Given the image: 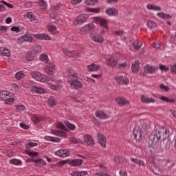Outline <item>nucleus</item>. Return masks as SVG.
Returning a JSON list of instances; mask_svg holds the SVG:
<instances>
[{
  "label": "nucleus",
  "instance_id": "f257e3e1",
  "mask_svg": "<svg viewBox=\"0 0 176 176\" xmlns=\"http://www.w3.org/2000/svg\"><path fill=\"white\" fill-rule=\"evenodd\" d=\"M170 137V131L166 129L165 131L154 130L149 135V146L153 148L155 151H157L160 148V140H166Z\"/></svg>",
  "mask_w": 176,
  "mask_h": 176
},
{
  "label": "nucleus",
  "instance_id": "f03ea898",
  "mask_svg": "<svg viewBox=\"0 0 176 176\" xmlns=\"http://www.w3.org/2000/svg\"><path fill=\"white\" fill-rule=\"evenodd\" d=\"M12 96H13V94L3 90L0 91V98L3 101H5V104H7L8 105H10L11 104H13L14 102V98H11Z\"/></svg>",
  "mask_w": 176,
  "mask_h": 176
},
{
  "label": "nucleus",
  "instance_id": "7ed1b4c3",
  "mask_svg": "<svg viewBox=\"0 0 176 176\" xmlns=\"http://www.w3.org/2000/svg\"><path fill=\"white\" fill-rule=\"evenodd\" d=\"M88 19H89V14H80L73 21V24L74 25H79L80 24H83V23H86V21H87Z\"/></svg>",
  "mask_w": 176,
  "mask_h": 176
},
{
  "label": "nucleus",
  "instance_id": "20e7f679",
  "mask_svg": "<svg viewBox=\"0 0 176 176\" xmlns=\"http://www.w3.org/2000/svg\"><path fill=\"white\" fill-rule=\"evenodd\" d=\"M31 76L38 82H46V76L39 72H31Z\"/></svg>",
  "mask_w": 176,
  "mask_h": 176
},
{
  "label": "nucleus",
  "instance_id": "39448f33",
  "mask_svg": "<svg viewBox=\"0 0 176 176\" xmlns=\"http://www.w3.org/2000/svg\"><path fill=\"white\" fill-rule=\"evenodd\" d=\"M93 30H94V24L89 23L80 29V34L82 35H84V34H89V32L93 31Z\"/></svg>",
  "mask_w": 176,
  "mask_h": 176
},
{
  "label": "nucleus",
  "instance_id": "423d86ee",
  "mask_svg": "<svg viewBox=\"0 0 176 176\" xmlns=\"http://www.w3.org/2000/svg\"><path fill=\"white\" fill-rule=\"evenodd\" d=\"M142 133L143 132L140 126L135 127L133 129V135L137 141H141V140H142Z\"/></svg>",
  "mask_w": 176,
  "mask_h": 176
},
{
  "label": "nucleus",
  "instance_id": "0eeeda50",
  "mask_svg": "<svg viewBox=\"0 0 176 176\" xmlns=\"http://www.w3.org/2000/svg\"><path fill=\"white\" fill-rule=\"evenodd\" d=\"M97 137L100 145L103 146V148H107V138H105V135L102 133H99Z\"/></svg>",
  "mask_w": 176,
  "mask_h": 176
},
{
  "label": "nucleus",
  "instance_id": "6e6552de",
  "mask_svg": "<svg viewBox=\"0 0 176 176\" xmlns=\"http://www.w3.org/2000/svg\"><path fill=\"white\" fill-rule=\"evenodd\" d=\"M114 79L116 80L118 85H125V86L129 85V79L123 76L114 77Z\"/></svg>",
  "mask_w": 176,
  "mask_h": 176
},
{
  "label": "nucleus",
  "instance_id": "1a4fd4ad",
  "mask_svg": "<svg viewBox=\"0 0 176 176\" xmlns=\"http://www.w3.org/2000/svg\"><path fill=\"white\" fill-rule=\"evenodd\" d=\"M45 69L48 75H53L56 72V66L53 63H47Z\"/></svg>",
  "mask_w": 176,
  "mask_h": 176
},
{
  "label": "nucleus",
  "instance_id": "9d476101",
  "mask_svg": "<svg viewBox=\"0 0 176 176\" xmlns=\"http://www.w3.org/2000/svg\"><path fill=\"white\" fill-rule=\"evenodd\" d=\"M68 83H70V87H72V89H78L83 86V84H82L80 81L76 79L68 81Z\"/></svg>",
  "mask_w": 176,
  "mask_h": 176
},
{
  "label": "nucleus",
  "instance_id": "9b49d317",
  "mask_svg": "<svg viewBox=\"0 0 176 176\" xmlns=\"http://www.w3.org/2000/svg\"><path fill=\"white\" fill-rule=\"evenodd\" d=\"M55 155L59 157H68L69 155V151L68 149H60L55 151Z\"/></svg>",
  "mask_w": 176,
  "mask_h": 176
},
{
  "label": "nucleus",
  "instance_id": "f8f14e48",
  "mask_svg": "<svg viewBox=\"0 0 176 176\" xmlns=\"http://www.w3.org/2000/svg\"><path fill=\"white\" fill-rule=\"evenodd\" d=\"M106 14H107V16H118L119 11L113 7L109 8L106 10Z\"/></svg>",
  "mask_w": 176,
  "mask_h": 176
},
{
  "label": "nucleus",
  "instance_id": "ddd939ff",
  "mask_svg": "<svg viewBox=\"0 0 176 176\" xmlns=\"http://www.w3.org/2000/svg\"><path fill=\"white\" fill-rule=\"evenodd\" d=\"M82 164H83V160L80 159H75L69 162V164L72 167H79V166H82Z\"/></svg>",
  "mask_w": 176,
  "mask_h": 176
},
{
  "label": "nucleus",
  "instance_id": "4468645a",
  "mask_svg": "<svg viewBox=\"0 0 176 176\" xmlns=\"http://www.w3.org/2000/svg\"><path fill=\"white\" fill-rule=\"evenodd\" d=\"M84 141L87 145L90 146H94V140L90 135H84Z\"/></svg>",
  "mask_w": 176,
  "mask_h": 176
},
{
  "label": "nucleus",
  "instance_id": "2eb2a0df",
  "mask_svg": "<svg viewBox=\"0 0 176 176\" xmlns=\"http://www.w3.org/2000/svg\"><path fill=\"white\" fill-rule=\"evenodd\" d=\"M95 115L96 118H98L99 119H108V116L107 113L101 110L96 111Z\"/></svg>",
  "mask_w": 176,
  "mask_h": 176
},
{
  "label": "nucleus",
  "instance_id": "dca6fc26",
  "mask_svg": "<svg viewBox=\"0 0 176 176\" xmlns=\"http://www.w3.org/2000/svg\"><path fill=\"white\" fill-rule=\"evenodd\" d=\"M140 100L144 104H150V102H155V99L146 97L145 96V95H142L140 98Z\"/></svg>",
  "mask_w": 176,
  "mask_h": 176
},
{
  "label": "nucleus",
  "instance_id": "f3484780",
  "mask_svg": "<svg viewBox=\"0 0 176 176\" xmlns=\"http://www.w3.org/2000/svg\"><path fill=\"white\" fill-rule=\"evenodd\" d=\"M52 134L54 135H58V137H63V138H67V133L61 130H52Z\"/></svg>",
  "mask_w": 176,
  "mask_h": 176
},
{
  "label": "nucleus",
  "instance_id": "a211bd4d",
  "mask_svg": "<svg viewBox=\"0 0 176 176\" xmlns=\"http://www.w3.org/2000/svg\"><path fill=\"white\" fill-rule=\"evenodd\" d=\"M131 69H132V72H133L134 74H137V72H138V71H140V61L139 60H135V63L132 64Z\"/></svg>",
  "mask_w": 176,
  "mask_h": 176
},
{
  "label": "nucleus",
  "instance_id": "6ab92c4d",
  "mask_svg": "<svg viewBox=\"0 0 176 176\" xmlns=\"http://www.w3.org/2000/svg\"><path fill=\"white\" fill-rule=\"evenodd\" d=\"M144 69L146 74H155L157 69L151 65H146Z\"/></svg>",
  "mask_w": 176,
  "mask_h": 176
},
{
  "label": "nucleus",
  "instance_id": "aec40b11",
  "mask_svg": "<svg viewBox=\"0 0 176 176\" xmlns=\"http://www.w3.org/2000/svg\"><path fill=\"white\" fill-rule=\"evenodd\" d=\"M20 41L21 42H32V41H34V38L25 34L21 38L18 39V43H20Z\"/></svg>",
  "mask_w": 176,
  "mask_h": 176
},
{
  "label": "nucleus",
  "instance_id": "412c9836",
  "mask_svg": "<svg viewBox=\"0 0 176 176\" xmlns=\"http://www.w3.org/2000/svg\"><path fill=\"white\" fill-rule=\"evenodd\" d=\"M92 41L96 42V43H102L104 41V37L101 35H96L91 37Z\"/></svg>",
  "mask_w": 176,
  "mask_h": 176
},
{
  "label": "nucleus",
  "instance_id": "4be33fe9",
  "mask_svg": "<svg viewBox=\"0 0 176 176\" xmlns=\"http://www.w3.org/2000/svg\"><path fill=\"white\" fill-rule=\"evenodd\" d=\"M157 16H158V17L160 19H164V20H170V19H173V16L164 12L157 13Z\"/></svg>",
  "mask_w": 176,
  "mask_h": 176
},
{
  "label": "nucleus",
  "instance_id": "5701e85b",
  "mask_svg": "<svg viewBox=\"0 0 176 176\" xmlns=\"http://www.w3.org/2000/svg\"><path fill=\"white\" fill-rule=\"evenodd\" d=\"M37 39H45V41H52V37L46 34H36Z\"/></svg>",
  "mask_w": 176,
  "mask_h": 176
},
{
  "label": "nucleus",
  "instance_id": "b1692460",
  "mask_svg": "<svg viewBox=\"0 0 176 176\" xmlns=\"http://www.w3.org/2000/svg\"><path fill=\"white\" fill-rule=\"evenodd\" d=\"M87 69L90 72H93L94 71H98V69H100V65L92 63V64L88 65Z\"/></svg>",
  "mask_w": 176,
  "mask_h": 176
},
{
  "label": "nucleus",
  "instance_id": "393cba45",
  "mask_svg": "<svg viewBox=\"0 0 176 176\" xmlns=\"http://www.w3.org/2000/svg\"><path fill=\"white\" fill-rule=\"evenodd\" d=\"M147 9L148 10H155V12H162V8L153 4H148Z\"/></svg>",
  "mask_w": 176,
  "mask_h": 176
},
{
  "label": "nucleus",
  "instance_id": "a878e982",
  "mask_svg": "<svg viewBox=\"0 0 176 176\" xmlns=\"http://www.w3.org/2000/svg\"><path fill=\"white\" fill-rule=\"evenodd\" d=\"M47 30L49 32L53 34L54 35H57L58 34V31H57V28L55 25H50L47 26Z\"/></svg>",
  "mask_w": 176,
  "mask_h": 176
},
{
  "label": "nucleus",
  "instance_id": "bb28decb",
  "mask_svg": "<svg viewBox=\"0 0 176 176\" xmlns=\"http://www.w3.org/2000/svg\"><path fill=\"white\" fill-rule=\"evenodd\" d=\"M131 162L138 164V166H142V167H145V162L144 161L139 160L138 158H131Z\"/></svg>",
  "mask_w": 176,
  "mask_h": 176
},
{
  "label": "nucleus",
  "instance_id": "cd10ccee",
  "mask_svg": "<svg viewBox=\"0 0 176 176\" xmlns=\"http://www.w3.org/2000/svg\"><path fill=\"white\" fill-rule=\"evenodd\" d=\"M107 63L109 67H116V64H118V59L114 58H110L107 60Z\"/></svg>",
  "mask_w": 176,
  "mask_h": 176
},
{
  "label": "nucleus",
  "instance_id": "c85d7f7f",
  "mask_svg": "<svg viewBox=\"0 0 176 176\" xmlns=\"http://www.w3.org/2000/svg\"><path fill=\"white\" fill-rule=\"evenodd\" d=\"M151 129V125L149 124H143L142 126V132L143 134H148L149 133V129Z\"/></svg>",
  "mask_w": 176,
  "mask_h": 176
},
{
  "label": "nucleus",
  "instance_id": "c756f323",
  "mask_svg": "<svg viewBox=\"0 0 176 176\" xmlns=\"http://www.w3.org/2000/svg\"><path fill=\"white\" fill-rule=\"evenodd\" d=\"M108 23H109V21H108L107 19H100V27H103V28H104V30H108Z\"/></svg>",
  "mask_w": 176,
  "mask_h": 176
},
{
  "label": "nucleus",
  "instance_id": "7c9ffc66",
  "mask_svg": "<svg viewBox=\"0 0 176 176\" xmlns=\"http://www.w3.org/2000/svg\"><path fill=\"white\" fill-rule=\"evenodd\" d=\"M117 102L118 105H120L121 107H123V105H127L129 104V102L126 100L124 98H120Z\"/></svg>",
  "mask_w": 176,
  "mask_h": 176
},
{
  "label": "nucleus",
  "instance_id": "2f4dec72",
  "mask_svg": "<svg viewBox=\"0 0 176 176\" xmlns=\"http://www.w3.org/2000/svg\"><path fill=\"white\" fill-rule=\"evenodd\" d=\"M34 57H35V52H28L26 54L25 58L27 61H32V60H34Z\"/></svg>",
  "mask_w": 176,
  "mask_h": 176
},
{
  "label": "nucleus",
  "instance_id": "473e14b6",
  "mask_svg": "<svg viewBox=\"0 0 176 176\" xmlns=\"http://www.w3.org/2000/svg\"><path fill=\"white\" fill-rule=\"evenodd\" d=\"M44 139L46 141H51L52 142H60V139L56 137L45 136Z\"/></svg>",
  "mask_w": 176,
  "mask_h": 176
},
{
  "label": "nucleus",
  "instance_id": "72a5a7b5",
  "mask_svg": "<svg viewBox=\"0 0 176 176\" xmlns=\"http://www.w3.org/2000/svg\"><path fill=\"white\" fill-rule=\"evenodd\" d=\"M164 166L165 167L166 170H171V168L174 167V163L170 160H168L166 162Z\"/></svg>",
  "mask_w": 176,
  "mask_h": 176
},
{
  "label": "nucleus",
  "instance_id": "f704fd0d",
  "mask_svg": "<svg viewBox=\"0 0 176 176\" xmlns=\"http://www.w3.org/2000/svg\"><path fill=\"white\" fill-rule=\"evenodd\" d=\"M113 162H115L117 164H122V163H124V158L122 157H113Z\"/></svg>",
  "mask_w": 176,
  "mask_h": 176
},
{
  "label": "nucleus",
  "instance_id": "c9c22d12",
  "mask_svg": "<svg viewBox=\"0 0 176 176\" xmlns=\"http://www.w3.org/2000/svg\"><path fill=\"white\" fill-rule=\"evenodd\" d=\"M32 91H36V93H38V94H43L45 93V89L43 88H39L38 87H32Z\"/></svg>",
  "mask_w": 176,
  "mask_h": 176
},
{
  "label": "nucleus",
  "instance_id": "e433bc0d",
  "mask_svg": "<svg viewBox=\"0 0 176 176\" xmlns=\"http://www.w3.org/2000/svg\"><path fill=\"white\" fill-rule=\"evenodd\" d=\"M10 164L14 166H20L21 165V160L19 159H12L10 160Z\"/></svg>",
  "mask_w": 176,
  "mask_h": 176
},
{
  "label": "nucleus",
  "instance_id": "4c0bfd02",
  "mask_svg": "<svg viewBox=\"0 0 176 176\" xmlns=\"http://www.w3.org/2000/svg\"><path fill=\"white\" fill-rule=\"evenodd\" d=\"M146 25L149 28L150 30H155L156 28V23L153 21H148Z\"/></svg>",
  "mask_w": 176,
  "mask_h": 176
},
{
  "label": "nucleus",
  "instance_id": "58836bf2",
  "mask_svg": "<svg viewBox=\"0 0 176 176\" xmlns=\"http://www.w3.org/2000/svg\"><path fill=\"white\" fill-rule=\"evenodd\" d=\"M142 45V43H140V41H135L133 43L135 50H140V49H141Z\"/></svg>",
  "mask_w": 176,
  "mask_h": 176
},
{
  "label": "nucleus",
  "instance_id": "ea45409f",
  "mask_svg": "<svg viewBox=\"0 0 176 176\" xmlns=\"http://www.w3.org/2000/svg\"><path fill=\"white\" fill-rule=\"evenodd\" d=\"M47 102L49 107H56V100L53 98H50Z\"/></svg>",
  "mask_w": 176,
  "mask_h": 176
},
{
  "label": "nucleus",
  "instance_id": "a19ab883",
  "mask_svg": "<svg viewBox=\"0 0 176 176\" xmlns=\"http://www.w3.org/2000/svg\"><path fill=\"white\" fill-rule=\"evenodd\" d=\"M161 100L162 101H164L165 102H170L171 104L175 102V99H170L166 96H162L161 97Z\"/></svg>",
  "mask_w": 176,
  "mask_h": 176
},
{
  "label": "nucleus",
  "instance_id": "79ce46f5",
  "mask_svg": "<svg viewBox=\"0 0 176 176\" xmlns=\"http://www.w3.org/2000/svg\"><path fill=\"white\" fill-rule=\"evenodd\" d=\"M63 53L66 56H69V57H75L76 56V54H75V53L71 50H64Z\"/></svg>",
  "mask_w": 176,
  "mask_h": 176
},
{
  "label": "nucleus",
  "instance_id": "37998d69",
  "mask_svg": "<svg viewBox=\"0 0 176 176\" xmlns=\"http://www.w3.org/2000/svg\"><path fill=\"white\" fill-rule=\"evenodd\" d=\"M65 124L67 126V129H69V130H75L76 129V126L74 125V124H72L68 121H65Z\"/></svg>",
  "mask_w": 176,
  "mask_h": 176
},
{
  "label": "nucleus",
  "instance_id": "c03bdc74",
  "mask_svg": "<svg viewBox=\"0 0 176 176\" xmlns=\"http://www.w3.org/2000/svg\"><path fill=\"white\" fill-rule=\"evenodd\" d=\"M40 60L43 61V63H47L49 62V57L47 55L41 54L40 56Z\"/></svg>",
  "mask_w": 176,
  "mask_h": 176
},
{
  "label": "nucleus",
  "instance_id": "a18cd8bd",
  "mask_svg": "<svg viewBox=\"0 0 176 176\" xmlns=\"http://www.w3.org/2000/svg\"><path fill=\"white\" fill-rule=\"evenodd\" d=\"M67 72L69 74V78H78V73L74 72V71H72V70L69 69V70H67Z\"/></svg>",
  "mask_w": 176,
  "mask_h": 176
},
{
  "label": "nucleus",
  "instance_id": "49530a36",
  "mask_svg": "<svg viewBox=\"0 0 176 176\" xmlns=\"http://www.w3.org/2000/svg\"><path fill=\"white\" fill-rule=\"evenodd\" d=\"M50 19H54L55 20L54 23H58V19H57V12H56L50 14Z\"/></svg>",
  "mask_w": 176,
  "mask_h": 176
},
{
  "label": "nucleus",
  "instance_id": "de8ad7c7",
  "mask_svg": "<svg viewBox=\"0 0 176 176\" xmlns=\"http://www.w3.org/2000/svg\"><path fill=\"white\" fill-rule=\"evenodd\" d=\"M27 155H29V156H32L34 157V156H38L39 153L36 151H30V150L26 151Z\"/></svg>",
  "mask_w": 176,
  "mask_h": 176
},
{
  "label": "nucleus",
  "instance_id": "09e8293b",
  "mask_svg": "<svg viewBox=\"0 0 176 176\" xmlns=\"http://www.w3.org/2000/svg\"><path fill=\"white\" fill-rule=\"evenodd\" d=\"M27 17L30 19L31 21H35V20H36V16H35L31 12L27 13Z\"/></svg>",
  "mask_w": 176,
  "mask_h": 176
},
{
  "label": "nucleus",
  "instance_id": "8fccbe9b",
  "mask_svg": "<svg viewBox=\"0 0 176 176\" xmlns=\"http://www.w3.org/2000/svg\"><path fill=\"white\" fill-rule=\"evenodd\" d=\"M24 74H23V72H19L15 74V78L18 80H20L24 78Z\"/></svg>",
  "mask_w": 176,
  "mask_h": 176
},
{
  "label": "nucleus",
  "instance_id": "3c124183",
  "mask_svg": "<svg viewBox=\"0 0 176 176\" xmlns=\"http://www.w3.org/2000/svg\"><path fill=\"white\" fill-rule=\"evenodd\" d=\"M98 2V0H85V4L90 6V5H96Z\"/></svg>",
  "mask_w": 176,
  "mask_h": 176
},
{
  "label": "nucleus",
  "instance_id": "603ef678",
  "mask_svg": "<svg viewBox=\"0 0 176 176\" xmlns=\"http://www.w3.org/2000/svg\"><path fill=\"white\" fill-rule=\"evenodd\" d=\"M32 122H34V123H39V122H41V120H42V118H41V117L38 116H34L32 118Z\"/></svg>",
  "mask_w": 176,
  "mask_h": 176
},
{
  "label": "nucleus",
  "instance_id": "864d4df0",
  "mask_svg": "<svg viewBox=\"0 0 176 176\" xmlns=\"http://www.w3.org/2000/svg\"><path fill=\"white\" fill-rule=\"evenodd\" d=\"M2 54H3V56H6V57H10V51H9L8 49L3 48Z\"/></svg>",
  "mask_w": 176,
  "mask_h": 176
},
{
  "label": "nucleus",
  "instance_id": "5fc2aeb1",
  "mask_svg": "<svg viewBox=\"0 0 176 176\" xmlns=\"http://www.w3.org/2000/svg\"><path fill=\"white\" fill-rule=\"evenodd\" d=\"M16 110L19 113L23 112V111H25V107L21 104L16 106Z\"/></svg>",
  "mask_w": 176,
  "mask_h": 176
},
{
  "label": "nucleus",
  "instance_id": "6e6d98bb",
  "mask_svg": "<svg viewBox=\"0 0 176 176\" xmlns=\"http://www.w3.org/2000/svg\"><path fill=\"white\" fill-rule=\"evenodd\" d=\"M151 171L153 173H154L155 174V175H159V174H160V173H162V170H160V169L157 166H155V168H153Z\"/></svg>",
  "mask_w": 176,
  "mask_h": 176
},
{
  "label": "nucleus",
  "instance_id": "4d7b16f0",
  "mask_svg": "<svg viewBox=\"0 0 176 176\" xmlns=\"http://www.w3.org/2000/svg\"><path fill=\"white\" fill-rule=\"evenodd\" d=\"M160 87L162 90H164V91H170V87L168 86L164 85V84H161L160 85Z\"/></svg>",
  "mask_w": 176,
  "mask_h": 176
},
{
  "label": "nucleus",
  "instance_id": "13d9d810",
  "mask_svg": "<svg viewBox=\"0 0 176 176\" xmlns=\"http://www.w3.org/2000/svg\"><path fill=\"white\" fill-rule=\"evenodd\" d=\"M34 146H38V144L37 143H34L32 142H30L28 143V145H26V148H34Z\"/></svg>",
  "mask_w": 176,
  "mask_h": 176
},
{
  "label": "nucleus",
  "instance_id": "bf43d9fd",
  "mask_svg": "<svg viewBox=\"0 0 176 176\" xmlns=\"http://www.w3.org/2000/svg\"><path fill=\"white\" fill-rule=\"evenodd\" d=\"M35 163H38V164H41V166H46V162L41 158H39L38 160H36Z\"/></svg>",
  "mask_w": 176,
  "mask_h": 176
},
{
  "label": "nucleus",
  "instance_id": "052dcab7",
  "mask_svg": "<svg viewBox=\"0 0 176 176\" xmlns=\"http://www.w3.org/2000/svg\"><path fill=\"white\" fill-rule=\"evenodd\" d=\"M38 3L41 6H43L44 9L45 8H47V3H46L45 0H39Z\"/></svg>",
  "mask_w": 176,
  "mask_h": 176
},
{
  "label": "nucleus",
  "instance_id": "680f3d73",
  "mask_svg": "<svg viewBox=\"0 0 176 176\" xmlns=\"http://www.w3.org/2000/svg\"><path fill=\"white\" fill-rule=\"evenodd\" d=\"M6 155L8 157H12V156H14V152H13L12 150H8L6 151Z\"/></svg>",
  "mask_w": 176,
  "mask_h": 176
},
{
  "label": "nucleus",
  "instance_id": "e2e57ef3",
  "mask_svg": "<svg viewBox=\"0 0 176 176\" xmlns=\"http://www.w3.org/2000/svg\"><path fill=\"white\" fill-rule=\"evenodd\" d=\"M148 167L152 171L156 167V164H155V161H151L148 165Z\"/></svg>",
  "mask_w": 176,
  "mask_h": 176
},
{
  "label": "nucleus",
  "instance_id": "0e129e2a",
  "mask_svg": "<svg viewBox=\"0 0 176 176\" xmlns=\"http://www.w3.org/2000/svg\"><path fill=\"white\" fill-rule=\"evenodd\" d=\"M20 127H21V129H24L25 130H28V129H30V126L28 125H27V124H24L23 122L20 123Z\"/></svg>",
  "mask_w": 176,
  "mask_h": 176
},
{
  "label": "nucleus",
  "instance_id": "69168bd1",
  "mask_svg": "<svg viewBox=\"0 0 176 176\" xmlns=\"http://www.w3.org/2000/svg\"><path fill=\"white\" fill-rule=\"evenodd\" d=\"M11 31H14L15 32H20V28L17 26H13L11 28Z\"/></svg>",
  "mask_w": 176,
  "mask_h": 176
},
{
  "label": "nucleus",
  "instance_id": "338daca9",
  "mask_svg": "<svg viewBox=\"0 0 176 176\" xmlns=\"http://www.w3.org/2000/svg\"><path fill=\"white\" fill-rule=\"evenodd\" d=\"M89 12L92 13H100V8H90Z\"/></svg>",
  "mask_w": 176,
  "mask_h": 176
},
{
  "label": "nucleus",
  "instance_id": "774afa93",
  "mask_svg": "<svg viewBox=\"0 0 176 176\" xmlns=\"http://www.w3.org/2000/svg\"><path fill=\"white\" fill-rule=\"evenodd\" d=\"M57 127L58 129H61L62 130H65V126L64 125V124L61 122L58 123Z\"/></svg>",
  "mask_w": 176,
  "mask_h": 176
}]
</instances>
